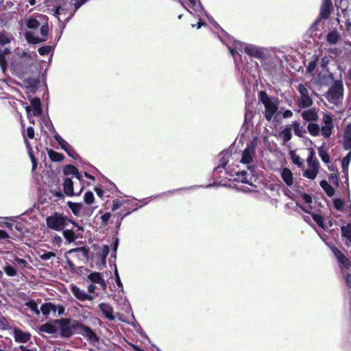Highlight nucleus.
Segmentation results:
<instances>
[{
  "instance_id": "nucleus-8",
  "label": "nucleus",
  "mask_w": 351,
  "mask_h": 351,
  "mask_svg": "<svg viewBox=\"0 0 351 351\" xmlns=\"http://www.w3.org/2000/svg\"><path fill=\"white\" fill-rule=\"evenodd\" d=\"M319 127L322 136L325 138H328L331 136L334 130L333 119L332 117L328 114H324L321 126Z\"/></svg>"
},
{
  "instance_id": "nucleus-62",
  "label": "nucleus",
  "mask_w": 351,
  "mask_h": 351,
  "mask_svg": "<svg viewBox=\"0 0 351 351\" xmlns=\"http://www.w3.org/2000/svg\"><path fill=\"white\" fill-rule=\"evenodd\" d=\"M111 215L109 213H106L101 216V220L104 223H106L110 219Z\"/></svg>"
},
{
  "instance_id": "nucleus-12",
  "label": "nucleus",
  "mask_w": 351,
  "mask_h": 351,
  "mask_svg": "<svg viewBox=\"0 0 351 351\" xmlns=\"http://www.w3.org/2000/svg\"><path fill=\"white\" fill-rule=\"evenodd\" d=\"M12 335L15 341L25 343L30 340L31 335L28 332L23 331L17 328H12Z\"/></svg>"
},
{
  "instance_id": "nucleus-57",
  "label": "nucleus",
  "mask_w": 351,
  "mask_h": 351,
  "mask_svg": "<svg viewBox=\"0 0 351 351\" xmlns=\"http://www.w3.org/2000/svg\"><path fill=\"white\" fill-rule=\"evenodd\" d=\"M110 249L109 247L106 245H103L102 250L100 254V256H104V258H106L108 254H109Z\"/></svg>"
},
{
  "instance_id": "nucleus-51",
  "label": "nucleus",
  "mask_w": 351,
  "mask_h": 351,
  "mask_svg": "<svg viewBox=\"0 0 351 351\" xmlns=\"http://www.w3.org/2000/svg\"><path fill=\"white\" fill-rule=\"evenodd\" d=\"M333 204H334V206L335 208L338 210H341L343 208V202L342 199H333Z\"/></svg>"
},
{
  "instance_id": "nucleus-13",
  "label": "nucleus",
  "mask_w": 351,
  "mask_h": 351,
  "mask_svg": "<svg viewBox=\"0 0 351 351\" xmlns=\"http://www.w3.org/2000/svg\"><path fill=\"white\" fill-rule=\"evenodd\" d=\"M71 291L74 296L80 301H92L94 299L93 296L88 295L85 291L80 289L75 285H71Z\"/></svg>"
},
{
  "instance_id": "nucleus-35",
  "label": "nucleus",
  "mask_w": 351,
  "mask_h": 351,
  "mask_svg": "<svg viewBox=\"0 0 351 351\" xmlns=\"http://www.w3.org/2000/svg\"><path fill=\"white\" fill-rule=\"evenodd\" d=\"M280 135L281 137L283 138V141L285 143L289 141L292 137L291 128L287 127L280 132Z\"/></svg>"
},
{
  "instance_id": "nucleus-26",
  "label": "nucleus",
  "mask_w": 351,
  "mask_h": 351,
  "mask_svg": "<svg viewBox=\"0 0 351 351\" xmlns=\"http://www.w3.org/2000/svg\"><path fill=\"white\" fill-rule=\"evenodd\" d=\"M331 3L329 0H323L321 10L320 16L323 19H327L330 14Z\"/></svg>"
},
{
  "instance_id": "nucleus-36",
  "label": "nucleus",
  "mask_w": 351,
  "mask_h": 351,
  "mask_svg": "<svg viewBox=\"0 0 351 351\" xmlns=\"http://www.w3.org/2000/svg\"><path fill=\"white\" fill-rule=\"evenodd\" d=\"M88 251L87 248L82 247L71 249L67 252V254L76 255L77 253H81L84 257H86L88 256Z\"/></svg>"
},
{
  "instance_id": "nucleus-29",
  "label": "nucleus",
  "mask_w": 351,
  "mask_h": 351,
  "mask_svg": "<svg viewBox=\"0 0 351 351\" xmlns=\"http://www.w3.org/2000/svg\"><path fill=\"white\" fill-rule=\"evenodd\" d=\"M341 38L340 34L337 31L329 32L326 36V40L330 45L336 44Z\"/></svg>"
},
{
  "instance_id": "nucleus-6",
  "label": "nucleus",
  "mask_w": 351,
  "mask_h": 351,
  "mask_svg": "<svg viewBox=\"0 0 351 351\" xmlns=\"http://www.w3.org/2000/svg\"><path fill=\"white\" fill-rule=\"evenodd\" d=\"M343 84L340 81H335L326 93V99L331 103L336 104L343 97Z\"/></svg>"
},
{
  "instance_id": "nucleus-32",
  "label": "nucleus",
  "mask_w": 351,
  "mask_h": 351,
  "mask_svg": "<svg viewBox=\"0 0 351 351\" xmlns=\"http://www.w3.org/2000/svg\"><path fill=\"white\" fill-rule=\"evenodd\" d=\"M350 158H351V150H350V152L341 160V166H342V169H343V172L346 176H348V166H349V164L350 162Z\"/></svg>"
},
{
  "instance_id": "nucleus-28",
  "label": "nucleus",
  "mask_w": 351,
  "mask_h": 351,
  "mask_svg": "<svg viewBox=\"0 0 351 351\" xmlns=\"http://www.w3.org/2000/svg\"><path fill=\"white\" fill-rule=\"evenodd\" d=\"M67 206L75 216H80L81 211L83 208V205L82 203H74L72 202H68Z\"/></svg>"
},
{
  "instance_id": "nucleus-27",
  "label": "nucleus",
  "mask_w": 351,
  "mask_h": 351,
  "mask_svg": "<svg viewBox=\"0 0 351 351\" xmlns=\"http://www.w3.org/2000/svg\"><path fill=\"white\" fill-rule=\"evenodd\" d=\"M243 45H244V44L238 41L236 43L235 48H237L238 46L242 47ZM244 49L245 51L250 56H257L258 55V49L252 45H245Z\"/></svg>"
},
{
  "instance_id": "nucleus-17",
  "label": "nucleus",
  "mask_w": 351,
  "mask_h": 351,
  "mask_svg": "<svg viewBox=\"0 0 351 351\" xmlns=\"http://www.w3.org/2000/svg\"><path fill=\"white\" fill-rule=\"evenodd\" d=\"M64 192L67 196H73L74 195H80L82 191V188L79 193H75L73 191V182L70 178H66L63 183Z\"/></svg>"
},
{
  "instance_id": "nucleus-19",
  "label": "nucleus",
  "mask_w": 351,
  "mask_h": 351,
  "mask_svg": "<svg viewBox=\"0 0 351 351\" xmlns=\"http://www.w3.org/2000/svg\"><path fill=\"white\" fill-rule=\"evenodd\" d=\"M280 176L285 184L291 186L293 184V178L291 171L288 168H283L280 171Z\"/></svg>"
},
{
  "instance_id": "nucleus-18",
  "label": "nucleus",
  "mask_w": 351,
  "mask_h": 351,
  "mask_svg": "<svg viewBox=\"0 0 351 351\" xmlns=\"http://www.w3.org/2000/svg\"><path fill=\"white\" fill-rule=\"evenodd\" d=\"M301 115L306 121H316L318 119L317 112L315 108L304 110Z\"/></svg>"
},
{
  "instance_id": "nucleus-47",
  "label": "nucleus",
  "mask_w": 351,
  "mask_h": 351,
  "mask_svg": "<svg viewBox=\"0 0 351 351\" xmlns=\"http://www.w3.org/2000/svg\"><path fill=\"white\" fill-rule=\"evenodd\" d=\"M312 217L314 221L322 228H324V219L323 217L317 214L312 213Z\"/></svg>"
},
{
  "instance_id": "nucleus-37",
  "label": "nucleus",
  "mask_w": 351,
  "mask_h": 351,
  "mask_svg": "<svg viewBox=\"0 0 351 351\" xmlns=\"http://www.w3.org/2000/svg\"><path fill=\"white\" fill-rule=\"evenodd\" d=\"M63 236L69 242L74 241L77 237L72 230H64Z\"/></svg>"
},
{
  "instance_id": "nucleus-9",
  "label": "nucleus",
  "mask_w": 351,
  "mask_h": 351,
  "mask_svg": "<svg viewBox=\"0 0 351 351\" xmlns=\"http://www.w3.org/2000/svg\"><path fill=\"white\" fill-rule=\"evenodd\" d=\"M255 152L254 146L251 144L243 151L241 162L245 165H247V169L250 171L252 173H254V167L250 165L253 162V156Z\"/></svg>"
},
{
  "instance_id": "nucleus-53",
  "label": "nucleus",
  "mask_w": 351,
  "mask_h": 351,
  "mask_svg": "<svg viewBox=\"0 0 351 351\" xmlns=\"http://www.w3.org/2000/svg\"><path fill=\"white\" fill-rule=\"evenodd\" d=\"M51 47L49 46H43L38 49V53L40 55L48 54L51 51Z\"/></svg>"
},
{
  "instance_id": "nucleus-46",
  "label": "nucleus",
  "mask_w": 351,
  "mask_h": 351,
  "mask_svg": "<svg viewBox=\"0 0 351 351\" xmlns=\"http://www.w3.org/2000/svg\"><path fill=\"white\" fill-rule=\"evenodd\" d=\"M189 3L191 4V8L195 10L199 11L200 10H202V5L199 1V0H188Z\"/></svg>"
},
{
  "instance_id": "nucleus-24",
  "label": "nucleus",
  "mask_w": 351,
  "mask_h": 351,
  "mask_svg": "<svg viewBox=\"0 0 351 351\" xmlns=\"http://www.w3.org/2000/svg\"><path fill=\"white\" fill-rule=\"evenodd\" d=\"M319 165L314 163L309 166V169L304 172L303 176L308 179L314 180L317 175Z\"/></svg>"
},
{
  "instance_id": "nucleus-49",
  "label": "nucleus",
  "mask_w": 351,
  "mask_h": 351,
  "mask_svg": "<svg viewBox=\"0 0 351 351\" xmlns=\"http://www.w3.org/2000/svg\"><path fill=\"white\" fill-rule=\"evenodd\" d=\"M4 271L9 276H14L16 274V269L12 266H6L4 267Z\"/></svg>"
},
{
  "instance_id": "nucleus-31",
  "label": "nucleus",
  "mask_w": 351,
  "mask_h": 351,
  "mask_svg": "<svg viewBox=\"0 0 351 351\" xmlns=\"http://www.w3.org/2000/svg\"><path fill=\"white\" fill-rule=\"evenodd\" d=\"M40 310L44 315H48L50 312H56L57 307L52 303H45L42 305Z\"/></svg>"
},
{
  "instance_id": "nucleus-33",
  "label": "nucleus",
  "mask_w": 351,
  "mask_h": 351,
  "mask_svg": "<svg viewBox=\"0 0 351 351\" xmlns=\"http://www.w3.org/2000/svg\"><path fill=\"white\" fill-rule=\"evenodd\" d=\"M320 186L325 191L329 197H332L335 194V190L326 180H322L320 182Z\"/></svg>"
},
{
  "instance_id": "nucleus-54",
  "label": "nucleus",
  "mask_w": 351,
  "mask_h": 351,
  "mask_svg": "<svg viewBox=\"0 0 351 351\" xmlns=\"http://www.w3.org/2000/svg\"><path fill=\"white\" fill-rule=\"evenodd\" d=\"M307 162L308 164V166H311L314 163L319 165V162L315 158H313V152H311V154H309L307 158Z\"/></svg>"
},
{
  "instance_id": "nucleus-23",
  "label": "nucleus",
  "mask_w": 351,
  "mask_h": 351,
  "mask_svg": "<svg viewBox=\"0 0 351 351\" xmlns=\"http://www.w3.org/2000/svg\"><path fill=\"white\" fill-rule=\"evenodd\" d=\"M343 147L351 150V124L347 125L343 134Z\"/></svg>"
},
{
  "instance_id": "nucleus-43",
  "label": "nucleus",
  "mask_w": 351,
  "mask_h": 351,
  "mask_svg": "<svg viewBox=\"0 0 351 351\" xmlns=\"http://www.w3.org/2000/svg\"><path fill=\"white\" fill-rule=\"evenodd\" d=\"M318 59L319 58L317 56H315L314 59L308 63V64L306 67L307 73H311L315 70L316 65H317V62L318 61Z\"/></svg>"
},
{
  "instance_id": "nucleus-40",
  "label": "nucleus",
  "mask_w": 351,
  "mask_h": 351,
  "mask_svg": "<svg viewBox=\"0 0 351 351\" xmlns=\"http://www.w3.org/2000/svg\"><path fill=\"white\" fill-rule=\"evenodd\" d=\"M94 200H95V197H94V194L93 192L88 191L84 194V201L86 204H88V205L92 204L94 202Z\"/></svg>"
},
{
  "instance_id": "nucleus-1",
  "label": "nucleus",
  "mask_w": 351,
  "mask_h": 351,
  "mask_svg": "<svg viewBox=\"0 0 351 351\" xmlns=\"http://www.w3.org/2000/svg\"><path fill=\"white\" fill-rule=\"evenodd\" d=\"M33 60L31 55L25 52L18 53L13 56L11 66L18 75H23L30 71Z\"/></svg>"
},
{
  "instance_id": "nucleus-7",
  "label": "nucleus",
  "mask_w": 351,
  "mask_h": 351,
  "mask_svg": "<svg viewBox=\"0 0 351 351\" xmlns=\"http://www.w3.org/2000/svg\"><path fill=\"white\" fill-rule=\"evenodd\" d=\"M45 21L46 23L42 25L40 29L41 38H38L34 36V34L30 32H27L25 34V38L28 43L32 44H38L47 40L48 36L49 27L47 23V20Z\"/></svg>"
},
{
  "instance_id": "nucleus-60",
  "label": "nucleus",
  "mask_w": 351,
  "mask_h": 351,
  "mask_svg": "<svg viewBox=\"0 0 351 351\" xmlns=\"http://www.w3.org/2000/svg\"><path fill=\"white\" fill-rule=\"evenodd\" d=\"M302 197L305 203L310 204L312 202V198L309 195L304 193Z\"/></svg>"
},
{
  "instance_id": "nucleus-25",
  "label": "nucleus",
  "mask_w": 351,
  "mask_h": 351,
  "mask_svg": "<svg viewBox=\"0 0 351 351\" xmlns=\"http://www.w3.org/2000/svg\"><path fill=\"white\" fill-rule=\"evenodd\" d=\"M10 53V50L8 48H4L3 50H0V67L4 73L7 69L6 56Z\"/></svg>"
},
{
  "instance_id": "nucleus-2",
  "label": "nucleus",
  "mask_w": 351,
  "mask_h": 351,
  "mask_svg": "<svg viewBox=\"0 0 351 351\" xmlns=\"http://www.w3.org/2000/svg\"><path fill=\"white\" fill-rule=\"evenodd\" d=\"M45 221L47 227L56 231H60L63 230L69 223H73L76 226L78 230H82L81 226H77L73 221L70 220L62 213H55L47 217Z\"/></svg>"
},
{
  "instance_id": "nucleus-64",
  "label": "nucleus",
  "mask_w": 351,
  "mask_h": 351,
  "mask_svg": "<svg viewBox=\"0 0 351 351\" xmlns=\"http://www.w3.org/2000/svg\"><path fill=\"white\" fill-rule=\"evenodd\" d=\"M346 283L347 287L350 289L351 288V274H348L346 277Z\"/></svg>"
},
{
  "instance_id": "nucleus-14",
  "label": "nucleus",
  "mask_w": 351,
  "mask_h": 351,
  "mask_svg": "<svg viewBox=\"0 0 351 351\" xmlns=\"http://www.w3.org/2000/svg\"><path fill=\"white\" fill-rule=\"evenodd\" d=\"M87 278L93 283L99 285L103 290L106 289V283L99 272H92Z\"/></svg>"
},
{
  "instance_id": "nucleus-20",
  "label": "nucleus",
  "mask_w": 351,
  "mask_h": 351,
  "mask_svg": "<svg viewBox=\"0 0 351 351\" xmlns=\"http://www.w3.org/2000/svg\"><path fill=\"white\" fill-rule=\"evenodd\" d=\"M46 21V16L42 14L38 16V19H34L33 17H29L27 19L25 22L27 26L30 29H36L40 25V21Z\"/></svg>"
},
{
  "instance_id": "nucleus-38",
  "label": "nucleus",
  "mask_w": 351,
  "mask_h": 351,
  "mask_svg": "<svg viewBox=\"0 0 351 351\" xmlns=\"http://www.w3.org/2000/svg\"><path fill=\"white\" fill-rule=\"evenodd\" d=\"M291 127L293 128L295 134L299 137L303 136V128L300 126L299 123L294 121L292 123Z\"/></svg>"
},
{
  "instance_id": "nucleus-63",
  "label": "nucleus",
  "mask_w": 351,
  "mask_h": 351,
  "mask_svg": "<svg viewBox=\"0 0 351 351\" xmlns=\"http://www.w3.org/2000/svg\"><path fill=\"white\" fill-rule=\"evenodd\" d=\"M10 237L9 234L4 230H0V239H6Z\"/></svg>"
},
{
  "instance_id": "nucleus-52",
  "label": "nucleus",
  "mask_w": 351,
  "mask_h": 351,
  "mask_svg": "<svg viewBox=\"0 0 351 351\" xmlns=\"http://www.w3.org/2000/svg\"><path fill=\"white\" fill-rule=\"evenodd\" d=\"M56 254L53 252H48L40 256V258L43 261H47L51 258L55 257Z\"/></svg>"
},
{
  "instance_id": "nucleus-39",
  "label": "nucleus",
  "mask_w": 351,
  "mask_h": 351,
  "mask_svg": "<svg viewBox=\"0 0 351 351\" xmlns=\"http://www.w3.org/2000/svg\"><path fill=\"white\" fill-rule=\"evenodd\" d=\"M342 236L347 238L351 242V224L349 223L341 228Z\"/></svg>"
},
{
  "instance_id": "nucleus-34",
  "label": "nucleus",
  "mask_w": 351,
  "mask_h": 351,
  "mask_svg": "<svg viewBox=\"0 0 351 351\" xmlns=\"http://www.w3.org/2000/svg\"><path fill=\"white\" fill-rule=\"evenodd\" d=\"M47 153H48L49 157L53 161L60 162V161H62L64 158V156L62 154H61L57 152H55L52 149L48 150Z\"/></svg>"
},
{
  "instance_id": "nucleus-44",
  "label": "nucleus",
  "mask_w": 351,
  "mask_h": 351,
  "mask_svg": "<svg viewBox=\"0 0 351 351\" xmlns=\"http://www.w3.org/2000/svg\"><path fill=\"white\" fill-rule=\"evenodd\" d=\"M11 40V36L8 35L5 32H0V44L1 45H5L9 43Z\"/></svg>"
},
{
  "instance_id": "nucleus-10",
  "label": "nucleus",
  "mask_w": 351,
  "mask_h": 351,
  "mask_svg": "<svg viewBox=\"0 0 351 351\" xmlns=\"http://www.w3.org/2000/svg\"><path fill=\"white\" fill-rule=\"evenodd\" d=\"M298 90L300 93V106L302 108H308L313 104L312 99L308 95V92L306 86L302 84L298 86Z\"/></svg>"
},
{
  "instance_id": "nucleus-45",
  "label": "nucleus",
  "mask_w": 351,
  "mask_h": 351,
  "mask_svg": "<svg viewBox=\"0 0 351 351\" xmlns=\"http://www.w3.org/2000/svg\"><path fill=\"white\" fill-rule=\"evenodd\" d=\"M65 174H73L76 175L77 178L80 179L78 174V171L75 166L68 165L64 169Z\"/></svg>"
},
{
  "instance_id": "nucleus-30",
  "label": "nucleus",
  "mask_w": 351,
  "mask_h": 351,
  "mask_svg": "<svg viewBox=\"0 0 351 351\" xmlns=\"http://www.w3.org/2000/svg\"><path fill=\"white\" fill-rule=\"evenodd\" d=\"M307 129L311 135L317 136L321 134L320 127L317 123H310L307 126Z\"/></svg>"
},
{
  "instance_id": "nucleus-42",
  "label": "nucleus",
  "mask_w": 351,
  "mask_h": 351,
  "mask_svg": "<svg viewBox=\"0 0 351 351\" xmlns=\"http://www.w3.org/2000/svg\"><path fill=\"white\" fill-rule=\"evenodd\" d=\"M237 175L239 179L242 182L246 183V184H250L251 182L250 181V180L247 178L248 174L245 171H239V173H237Z\"/></svg>"
},
{
  "instance_id": "nucleus-5",
  "label": "nucleus",
  "mask_w": 351,
  "mask_h": 351,
  "mask_svg": "<svg viewBox=\"0 0 351 351\" xmlns=\"http://www.w3.org/2000/svg\"><path fill=\"white\" fill-rule=\"evenodd\" d=\"M88 0H80V1H78L77 2H75V3H73L71 2L72 0H71L70 2L65 3L66 8H62V7L57 8L56 9L54 15L58 17L59 21H61L60 16L62 15V14L66 15V10H72L73 9V12H70L69 15L64 19V21H67L73 15V13L75 12L77 10V9H79Z\"/></svg>"
},
{
  "instance_id": "nucleus-4",
  "label": "nucleus",
  "mask_w": 351,
  "mask_h": 351,
  "mask_svg": "<svg viewBox=\"0 0 351 351\" xmlns=\"http://www.w3.org/2000/svg\"><path fill=\"white\" fill-rule=\"evenodd\" d=\"M56 323L57 324L58 333H59L62 337L69 338L71 337L75 332H77L80 322L77 320L62 318L56 319Z\"/></svg>"
},
{
  "instance_id": "nucleus-48",
  "label": "nucleus",
  "mask_w": 351,
  "mask_h": 351,
  "mask_svg": "<svg viewBox=\"0 0 351 351\" xmlns=\"http://www.w3.org/2000/svg\"><path fill=\"white\" fill-rule=\"evenodd\" d=\"M32 311H33L36 315L40 314V311L38 308L37 304L34 301H29L25 304Z\"/></svg>"
},
{
  "instance_id": "nucleus-58",
  "label": "nucleus",
  "mask_w": 351,
  "mask_h": 351,
  "mask_svg": "<svg viewBox=\"0 0 351 351\" xmlns=\"http://www.w3.org/2000/svg\"><path fill=\"white\" fill-rule=\"evenodd\" d=\"M27 136L29 138L32 139L34 137V130L32 127H28L27 129Z\"/></svg>"
},
{
  "instance_id": "nucleus-11",
  "label": "nucleus",
  "mask_w": 351,
  "mask_h": 351,
  "mask_svg": "<svg viewBox=\"0 0 351 351\" xmlns=\"http://www.w3.org/2000/svg\"><path fill=\"white\" fill-rule=\"evenodd\" d=\"M76 332L82 335L83 337H86L88 341L93 343L98 341L99 338L95 332H93L90 328L84 326L80 322L79 323Z\"/></svg>"
},
{
  "instance_id": "nucleus-16",
  "label": "nucleus",
  "mask_w": 351,
  "mask_h": 351,
  "mask_svg": "<svg viewBox=\"0 0 351 351\" xmlns=\"http://www.w3.org/2000/svg\"><path fill=\"white\" fill-rule=\"evenodd\" d=\"M39 331L40 332H46L50 335L58 334L57 324L56 319L51 322H48L41 325L39 327Z\"/></svg>"
},
{
  "instance_id": "nucleus-3",
  "label": "nucleus",
  "mask_w": 351,
  "mask_h": 351,
  "mask_svg": "<svg viewBox=\"0 0 351 351\" xmlns=\"http://www.w3.org/2000/svg\"><path fill=\"white\" fill-rule=\"evenodd\" d=\"M259 99L264 106L263 113L265 119L270 121L278 110V101L276 98H271L264 91L259 93Z\"/></svg>"
},
{
  "instance_id": "nucleus-56",
  "label": "nucleus",
  "mask_w": 351,
  "mask_h": 351,
  "mask_svg": "<svg viewBox=\"0 0 351 351\" xmlns=\"http://www.w3.org/2000/svg\"><path fill=\"white\" fill-rule=\"evenodd\" d=\"M54 138L61 147L66 146V141H65L59 134H56Z\"/></svg>"
},
{
  "instance_id": "nucleus-21",
  "label": "nucleus",
  "mask_w": 351,
  "mask_h": 351,
  "mask_svg": "<svg viewBox=\"0 0 351 351\" xmlns=\"http://www.w3.org/2000/svg\"><path fill=\"white\" fill-rule=\"evenodd\" d=\"M99 308L108 319H114V317L113 315V309L110 304L106 303H101L99 305Z\"/></svg>"
},
{
  "instance_id": "nucleus-59",
  "label": "nucleus",
  "mask_w": 351,
  "mask_h": 351,
  "mask_svg": "<svg viewBox=\"0 0 351 351\" xmlns=\"http://www.w3.org/2000/svg\"><path fill=\"white\" fill-rule=\"evenodd\" d=\"M121 205H122V202L119 201V200H114V201H113L112 210H115L118 209L119 208H120L121 206Z\"/></svg>"
},
{
  "instance_id": "nucleus-41",
  "label": "nucleus",
  "mask_w": 351,
  "mask_h": 351,
  "mask_svg": "<svg viewBox=\"0 0 351 351\" xmlns=\"http://www.w3.org/2000/svg\"><path fill=\"white\" fill-rule=\"evenodd\" d=\"M318 152L320 158H322L324 162L328 163L330 162V157L328 154L322 147L319 148Z\"/></svg>"
},
{
  "instance_id": "nucleus-55",
  "label": "nucleus",
  "mask_w": 351,
  "mask_h": 351,
  "mask_svg": "<svg viewBox=\"0 0 351 351\" xmlns=\"http://www.w3.org/2000/svg\"><path fill=\"white\" fill-rule=\"evenodd\" d=\"M54 138L61 147L66 146V141H65L59 134H56Z\"/></svg>"
},
{
  "instance_id": "nucleus-15",
  "label": "nucleus",
  "mask_w": 351,
  "mask_h": 351,
  "mask_svg": "<svg viewBox=\"0 0 351 351\" xmlns=\"http://www.w3.org/2000/svg\"><path fill=\"white\" fill-rule=\"evenodd\" d=\"M332 250L341 265L348 269L351 265L349 259L337 248L334 247Z\"/></svg>"
},
{
  "instance_id": "nucleus-50",
  "label": "nucleus",
  "mask_w": 351,
  "mask_h": 351,
  "mask_svg": "<svg viewBox=\"0 0 351 351\" xmlns=\"http://www.w3.org/2000/svg\"><path fill=\"white\" fill-rule=\"evenodd\" d=\"M62 149H63L65 152H67V154L72 158H75V152L73 151L72 147L70 146V145L66 142V145L65 147H61Z\"/></svg>"
},
{
  "instance_id": "nucleus-22",
  "label": "nucleus",
  "mask_w": 351,
  "mask_h": 351,
  "mask_svg": "<svg viewBox=\"0 0 351 351\" xmlns=\"http://www.w3.org/2000/svg\"><path fill=\"white\" fill-rule=\"evenodd\" d=\"M33 115L38 117L42 114L41 102L39 98L35 97L30 100Z\"/></svg>"
},
{
  "instance_id": "nucleus-61",
  "label": "nucleus",
  "mask_w": 351,
  "mask_h": 351,
  "mask_svg": "<svg viewBox=\"0 0 351 351\" xmlns=\"http://www.w3.org/2000/svg\"><path fill=\"white\" fill-rule=\"evenodd\" d=\"M293 162L297 165L298 167H301L302 165V162L300 160V158L298 156H294L292 157Z\"/></svg>"
}]
</instances>
